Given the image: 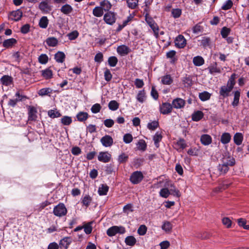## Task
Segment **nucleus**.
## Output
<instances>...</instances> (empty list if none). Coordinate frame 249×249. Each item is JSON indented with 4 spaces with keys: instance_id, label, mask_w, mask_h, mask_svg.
Returning <instances> with one entry per match:
<instances>
[{
    "instance_id": "obj_1",
    "label": "nucleus",
    "mask_w": 249,
    "mask_h": 249,
    "mask_svg": "<svg viewBox=\"0 0 249 249\" xmlns=\"http://www.w3.org/2000/svg\"><path fill=\"white\" fill-rule=\"evenodd\" d=\"M235 83L234 75L232 74L229 79L227 85L223 86L221 87L219 91L220 95L223 97H228L229 95L230 92L232 89Z\"/></svg>"
},
{
    "instance_id": "obj_2",
    "label": "nucleus",
    "mask_w": 249,
    "mask_h": 249,
    "mask_svg": "<svg viewBox=\"0 0 249 249\" xmlns=\"http://www.w3.org/2000/svg\"><path fill=\"white\" fill-rule=\"evenodd\" d=\"M145 19L147 23L153 31L155 36L158 38L159 37V27L153 19L149 16L147 12L145 13Z\"/></svg>"
},
{
    "instance_id": "obj_3",
    "label": "nucleus",
    "mask_w": 249,
    "mask_h": 249,
    "mask_svg": "<svg viewBox=\"0 0 249 249\" xmlns=\"http://www.w3.org/2000/svg\"><path fill=\"white\" fill-rule=\"evenodd\" d=\"M53 213L57 216L62 217L67 214V210L63 203H60L54 207Z\"/></svg>"
},
{
    "instance_id": "obj_4",
    "label": "nucleus",
    "mask_w": 249,
    "mask_h": 249,
    "mask_svg": "<svg viewBox=\"0 0 249 249\" xmlns=\"http://www.w3.org/2000/svg\"><path fill=\"white\" fill-rule=\"evenodd\" d=\"M125 231V229L122 226H112L109 228L107 231V234L109 236H114L116 234L119 233L121 234L124 233Z\"/></svg>"
},
{
    "instance_id": "obj_5",
    "label": "nucleus",
    "mask_w": 249,
    "mask_h": 249,
    "mask_svg": "<svg viewBox=\"0 0 249 249\" xmlns=\"http://www.w3.org/2000/svg\"><path fill=\"white\" fill-rule=\"evenodd\" d=\"M143 176L141 171H135L133 172L130 177V180L134 184L140 183L143 179Z\"/></svg>"
},
{
    "instance_id": "obj_6",
    "label": "nucleus",
    "mask_w": 249,
    "mask_h": 249,
    "mask_svg": "<svg viewBox=\"0 0 249 249\" xmlns=\"http://www.w3.org/2000/svg\"><path fill=\"white\" fill-rule=\"evenodd\" d=\"M104 20L106 23L112 25L116 20L115 13L111 11L107 12L104 15Z\"/></svg>"
},
{
    "instance_id": "obj_7",
    "label": "nucleus",
    "mask_w": 249,
    "mask_h": 249,
    "mask_svg": "<svg viewBox=\"0 0 249 249\" xmlns=\"http://www.w3.org/2000/svg\"><path fill=\"white\" fill-rule=\"evenodd\" d=\"M111 155L108 152H101L99 153L98 160L103 162H108L110 160Z\"/></svg>"
},
{
    "instance_id": "obj_8",
    "label": "nucleus",
    "mask_w": 249,
    "mask_h": 249,
    "mask_svg": "<svg viewBox=\"0 0 249 249\" xmlns=\"http://www.w3.org/2000/svg\"><path fill=\"white\" fill-rule=\"evenodd\" d=\"M100 142L105 147H110L113 143V140L112 138L110 136L107 135L103 137L101 139Z\"/></svg>"
},
{
    "instance_id": "obj_9",
    "label": "nucleus",
    "mask_w": 249,
    "mask_h": 249,
    "mask_svg": "<svg viewBox=\"0 0 249 249\" xmlns=\"http://www.w3.org/2000/svg\"><path fill=\"white\" fill-rule=\"evenodd\" d=\"M28 109V121H35L37 119V110L36 107L33 106H29Z\"/></svg>"
},
{
    "instance_id": "obj_10",
    "label": "nucleus",
    "mask_w": 249,
    "mask_h": 249,
    "mask_svg": "<svg viewBox=\"0 0 249 249\" xmlns=\"http://www.w3.org/2000/svg\"><path fill=\"white\" fill-rule=\"evenodd\" d=\"M172 105L168 103H164L160 106V113L163 114H168L172 110Z\"/></svg>"
},
{
    "instance_id": "obj_11",
    "label": "nucleus",
    "mask_w": 249,
    "mask_h": 249,
    "mask_svg": "<svg viewBox=\"0 0 249 249\" xmlns=\"http://www.w3.org/2000/svg\"><path fill=\"white\" fill-rule=\"evenodd\" d=\"M71 242V237H65L59 241V247L61 249H67Z\"/></svg>"
},
{
    "instance_id": "obj_12",
    "label": "nucleus",
    "mask_w": 249,
    "mask_h": 249,
    "mask_svg": "<svg viewBox=\"0 0 249 249\" xmlns=\"http://www.w3.org/2000/svg\"><path fill=\"white\" fill-rule=\"evenodd\" d=\"M176 46L178 48H183L186 44V40L182 35H179L175 41Z\"/></svg>"
},
{
    "instance_id": "obj_13",
    "label": "nucleus",
    "mask_w": 249,
    "mask_h": 249,
    "mask_svg": "<svg viewBox=\"0 0 249 249\" xmlns=\"http://www.w3.org/2000/svg\"><path fill=\"white\" fill-rule=\"evenodd\" d=\"M39 8L42 12L47 13L52 10V6L49 4L48 0H44L40 3Z\"/></svg>"
},
{
    "instance_id": "obj_14",
    "label": "nucleus",
    "mask_w": 249,
    "mask_h": 249,
    "mask_svg": "<svg viewBox=\"0 0 249 249\" xmlns=\"http://www.w3.org/2000/svg\"><path fill=\"white\" fill-rule=\"evenodd\" d=\"M185 104V101L179 98H177L172 101V107L175 108H181L184 107Z\"/></svg>"
},
{
    "instance_id": "obj_15",
    "label": "nucleus",
    "mask_w": 249,
    "mask_h": 249,
    "mask_svg": "<svg viewBox=\"0 0 249 249\" xmlns=\"http://www.w3.org/2000/svg\"><path fill=\"white\" fill-rule=\"evenodd\" d=\"M22 16V11L18 9L12 12L10 15V18L12 20L18 21Z\"/></svg>"
},
{
    "instance_id": "obj_16",
    "label": "nucleus",
    "mask_w": 249,
    "mask_h": 249,
    "mask_svg": "<svg viewBox=\"0 0 249 249\" xmlns=\"http://www.w3.org/2000/svg\"><path fill=\"white\" fill-rule=\"evenodd\" d=\"M117 51L120 55H124L130 52V49L127 46L123 45L118 47Z\"/></svg>"
},
{
    "instance_id": "obj_17",
    "label": "nucleus",
    "mask_w": 249,
    "mask_h": 249,
    "mask_svg": "<svg viewBox=\"0 0 249 249\" xmlns=\"http://www.w3.org/2000/svg\"><path fill=\"white\" fill-rule=\"evenodd\" d=\"M222 162L228 166H232L235 164V160L230 156L225 155L222 159Z\"/></svg>"
},
{
    "instance_id": "obj_18",
    "label": "nucleus",
    "mask_w": 249,
    "mask_h": 249,
    "mask_svg": "<svg viewBox=\"0 0 249 249\" xmlns=\"http://www.w3.org/2000/svg\"><path fill=\"white\" fill-rule=\"evenodd\" d=\"M100 6L103 8V10L105 11L109 12L111 9L112 5L110 2L107 0H104L100 2Z\"/></svg>"
},
{
    "instance_id": "obj_19",
    "label": "nucleus",
    "mask_w": 249,
    "mask_h": 249,
    "mask_svg": "<svg viewBox=\"0 0 249 249\" xmlns=\"http://www.w3.org/2000/svg\"><path fill=\"white\" fill-rule=\"evenodd\" d=\"M173 228V225L171 222L168 221H164L163 222V224L161 226L162 230L166 232H170Z\"/></svg>"
},
{
    "instance_id": "obj_20",
    "label": "nucleus",
    "mask_w": 249,
    "mask_h": 249,
    "mask_svg": "<svg viewBox=\"0 0 249 249\" xmlns=\"http://www.w3.org/2000/svg\"><path fill=\"white\" fill-rule=\"evenodd\" d=\"M200 141L203 144L208 145L212 142V138L209 135L204 134L201 136Z\"/></svg>"
},
{
    "instance_id": "obj_21",
    "label": "nucleus",
    "mask_w": 249,
    "mask_h": 249,
    "mask_svg": "<svg viewBox=\"0 0 249 249\" xmlns=\"http://www.w3.org/2000/svg\"><path fill=\"white\" fill-rule=\"evenodd\" d=\"M0 82L2 85L7 86L12 84L13 79L11 76L4 75L0 78Z\"/></svg>"
},
{
    "instance_id": "obj_22",
    "label": "nucleus",
    "mask_w": 249,
    "mask_h": 249,
    "mask_svg": "<svg viewBox=\"0 0 249 249\" xmlns=\"http://www.w3.org/2000/svg\"><path fill=\"white\" fill-rule=\"evenodd\" d=\"M65 58V54L62 52L59 51L54 55V59L58 63H63Z\"/></svg>"
},
{
    "instance_id": "obj_23",
    "label": "nucleus",
    "mask_w": 249,
    "mask_h": 249,
    "mask_svg": "<svg viewBox=\"0 0 249 249\" xmlns=\"http://www.w3.org/2000/svg\"><path fill=\"white\" fill-rule=\"evenodd\" d=\"M204 116V114L201 111H195L192 115V119L194 121L197 122L200 120Z\"/></svg>"
},
{
    "instance_id": "obj_24",
    "label": "nucleus",
    "mask_w": 249,
    "mask_h": 249,
    "mask_svg": "<svg viewBox=\"0 0 249 249\" xmlns=\"http://www.w3.org/2000/svg\"><path fill=\"white\" fill-rule=\"evenodd\" d=\"M46 42L50 47H55L58 44V40L54 37H50L46 39Z\"/></svg>"
},
{
    "instance_id": "obj_25",
    "label": "nucleus",
    "mask_w": 249,
    "mask_h": 249,
    "mask_svg": "<svg viewBox=\"0 0 249 249\" xmlns=\"http://www.w3.org/2000/svg\"><path fill=\"white\" fill-rule=\"evenodd\" d=\"M243 140V135L240 133H236L233 137L234 142L237 145L241 144Z\"/></svg>"
},
{
    "instance_id": "obj_26",
    "label": "nucleus",
    "mask_w": 249,
    "mask_h": 249,
    "mask_svg": "<svg viewBox=\"0 0 249 249\" xmlns=\"http://www.w3.org/2000/svg\"><path fill=\"white\" fill-rule=\"evenodd\" d=\"M17 43V40L15 38H11L5 40L3 42V46L5 48L11 47L14 44Z\"/></svg>"
},
{
    "instance_id": "obj_27",
    "label": "nucleus",
    "mask_w": 249,
    "mask_h": 249,
    "mask_svg": "<svg viewBox=\"0 0 249 249\" xmlns=\"http://www.w3.org/2000/svg\"><path fill=\"white\" fill-rule=\"evenodd\" d=\"M93 15L96 17H101L104 14L103 8L101 6L95 7L92 11Z\"/></svg>"
},
{
    "instance_id": "obj_28",
    "label": "nucleus",
    "mask_w": 249,
    "mask_h": 249,
    "mask_svg": "<svg viewBox=\"0 0 249 249\" xmlns=\"http://www.w3.org/2000/svg\"><path fill=\"white\" fill-rule=\"evenodd\" d=\"M109 187L106 184H102L98 189V192L100 196H104L107 194Z\"/></svg>"
},
{
    "instance_id": "obj_29",
    "label": "nucleus",
    "mask_w": 249,
    "mask_h": 249,
    "mask_svg": "<svg viewBox=\"0 0 249 249\" xmlns=\"http://www.w3.org/2000/svg\"><path fill=\"white\" fill-rule=\"evenodd\" d=\"M193 62L195 66H200L204 64V60L202 57L197 56L194 57Z\"/></svg>"
},
{
    "instance_id": "obj_30",
    "label": "nucleus",
    "mask_w": 249,
    "mask_h": 249,
    "mask_svg": "<svg viewBox=\"0 0 249 249\" xmlns=\"http://www.w3.org/2000/svg\"><path fill=\"white\" fill-rule=\"evenodd\" d=\"M231 139V136L229 133H224L221 136L220 141L223 144L229 143Z\"/></svg>"
},
{
    "instance_id": "obj_31",
    "label": "nucleus",
    "mask_w": 249,
    "mask_h": 249,
    "mask_svg": "<svg viewBox=\"0 0 249 249\" xmlns=\"http://www.w3.org/2000/svg\"><path fill=\"white\" fill-rule=\"evenodd\" d=\"M72 7L70 5L66 4L62 6L60 11L63 14L68 15L72 12Z\"/></svg>"
},
{
    "instance_id": "obj_32",
    "label": "nucleus",
    "mask_w": 249,
    "mask_h": 249,
    "mask_svg": "<svg viewBox=\"0 0 249 249\" xmlns=\"http://www.w3.org/2000/svg\"><path fill=\"white\" fill-rule=\"evenodd\" d=\"M217 63H215L208 68L209 72L211 74H213L214 73H221V70L219 68L217 67Z\"/></svg>"
},
{
    "instance_id": "obj_33",
    "label": "nucleus",
    "mask_w": 249,
    "mask_h": 249,
    "mask_svg": "<svg viewBox=\"0 0 249 249\" xmlns=\"http://www.w3.org/2000/svg\"><path fill=\"white\" fill-rule=\"evenodd\" d=\"M137 100L139 102L143 103L146 98L145 92L144 90H140L136 97Z\"/></svg>"
},
{
    "instance_id": "obj_34",
    "label": "nucleus",
    "mask_w": 249,
    "mask_h": 249,
    "mask_svg": "<svg viewBox=\"0 0 249 249\" xmlns=\"http://www.w3.org/2000/svg\"><path fill=\"white\" fill-rule=\"evenodd\" d=\"M240 96V91H236L234 92L233 101L231 104L233 107H235L238 105Z\"/></svg>"
},
{
    "instance_id": "obj_35",
    "label": "nucleus",
    "mask_w": 249,
    "mask_h": 249,
    "mask_svg": "<svg viewBox=\"0 0 249 249\" xmlns=\"http://www.w3.org/2000/svg\"><path fill=\"white\" fill-rule=\"evenodd\" d=\"M48 23L49 20L47 18V17L44 16L40 18L39 22V25L40 27L45 29L47 28Z\"/></svg>"
},
{
    "instance_id": "obj_36",
    "label": "nucleus",
    "mask_w": 249,
    "mask_h": 249,
    "mask_svg": "<svg viewBox=\"0 0 249 249\" xmlns=\"http://www.w3.org/2000/svg\"><path fill=\"white\" fill-rule=\"evenodd\" d=\"M161 82L164 85H170L173 82V79L170 75L167 74L162 77Z\"/></svg>"
},
{
    "instance_id": "obj_37",
    "label": "nucleus",
    "mask_w": 249,
    "mask_h": 249,
    "mask_svg": "<svg viewBox=\"0 0 249 249\" xmlns=\"http://www.w3.org/2000/svg\"><path fill=\"white\" fill-rule=\"evenodd\" d=\"M228 165L222 162L217 167L218 170L220 174H225L229 169Z\"/></svg>"
},
{
    "instance_id": "obj_38",
    "label": "nucleus",
    "mask_w": 249,
    "mask_h": 249,
    "mask_svg": "<svg viewBox=\"0 0 249 249\" xmlns=\"http://www.w3.org/2000/svg\"><path fill=\"white\" fill-rule=\"evenodd\" d=\"M211 96V94L207 91H204L200 93L199 94V97L202 101L208 100L210 98Z\"/></svg>"
},
{
    "instance_id": "obj_39",
    "label": "nucleus",
    "mask_w": 249,
    "mask_h": 249,
    "mask_svg": "<svg viewBox=\"0 0 249 249\" xmlns=\"http://www.w3.org/2000/svg\"><path fill=\"white\" fill-rule=\"evenodd\" d=\"M88 114L87 112H80L77 115V120L80 122L86 121L88 118Z\"/></svg>"
},
{
    "instance_id": "obj_40",
    "label": "nucleus",
    "mask_w": 249,
    "mask_h": 249,
    "mask_svg": "<svg viewBox=\"0 0 249 249\" xmlns=\"http://www.w3.org/2000/svg\"><path fill=\"white\" fill-rule=\"evenodd\" d=\"M125 242L126 245L133 246L135 244L136 240L133 236H129L125 238Z\"/></svg>"
},
{
    "instance_id": "obj_41",
    "label": "nucleus",
    "mask_w": 249,
    "mask_h": 249,
    "mask_svg": "<svg viewBox=\"0 0 249 249\" xmlns=\"http://www.w3.org/2000/svg\"><path fill=\"white\" fill-rule=\"evenodd\" d=\"M162 136L161 132L158 131L153 137V140L155 145L158 147V143L161 140Z\"/></svg>"
},
{
    "instance_id": "obj_42",
    "label": "nucleus",
    "mask_w": 249,
    "mask_h": 249,
    "mask_svg": "<svg viewBox=\"0 0 249 249\" xmlns=\"http://www.w3.org/2000/svg\"><path fill=\"white\" fill-rule=\"evenodd\" d=\"M119 104L115 100L111 101L108 104V107L111 110H116L119 108Z\"/></svg>"
},
{
    "instance_id": "obj_43",
    "label": "nucleus",
    "mask_w": 249,
    "mask_h": 249,
    "mask_svg": "<svg viewBox=\"0 0 249 249\" xmlns=\"http://www.w3.org/2000/svg\"><path fill=\"white\" fill-rule=\"evenodd\" d=\"M139 0H127V4L129 8L135 9L138 6Z\"/></svg>"
},
{
    "instance_id": "obj_44",
    "label": "nucleus",
    "mask_w": 249,
    "mask_h": 249,
    "mask_svg": "<svg viewBox=\"0 0 249 249\" xmlns=\"http://www.w3.org/2000/svg\"><path fill=\"white\" fill-rule=\"evenodd\" d=\"M170 194V190L166 188H162L160 192V195L164 198L168 197Z\"/></svg>"
},
{
    "instance_id": "obj_45",
    "label": "nucleus",
    "mask_w": 249,
    "mask_h": 249,
    "mask_svg": "<svg viewBox=\"0 0 249 249\" xmlns=\"http://www.w3.org/2000/svg\"><path fill=\"white\" fill-rule=\"evenodd\" d=\"M137 148L139 150L144 151L146 148V144L143 140H140L137 143Z\"/></svg>"
},
{
    "instance_id": "obj_46",
    "label": "nucleus",
    "mask_w": 249,
    "mask_h": 249,
    "mask_svg": "<svg viewBox=\"0 0 249 249\" xmlns=\"http://www.w3.org/2000/svg\"><path fill=\"white\" fill-rule=\"evenodd\" d=\"M52 90L50 88H43L38 91V94L40 96H45L51 93Z\"/></svg>"
},
{
    "instance_id": "obj_47",
    "label": "nucleus",
    "mask_w": 249,
    "mask_h": 249,
    "mask_svg": "<svg viewBox=\"0 0 249 249\" xmlns=\"http://www.w3.org/2000/svg\"><path fill=\"white\" fill-rule=\"evenodd\" d=\"M159 126L158 121H153L147 124V128L151 130H154L157 128Z\"/></svg>"
},
{
    "instance_id": "obj_48",
    "label": "nucleus",
    "mask_w": 249,
    "mask_h": 249,
    "mask_svg": "<svg viewBox=\"0 0 249 249\" xmlns=\"http://www.w3.org/2000/svg\"><path fill=\"white\" fill-rule=\"evenodd\" d=\"M233 5L231 0H227L221 7V9L224 10H227L231 9Z\"/></svg>"
},
{
    "instance_id": "obj_49",
    "label": "nucleus",
    "mask_w": 249,
    "mask_h": 249,
    "mask_svg": "<svg viewBox=\"0 0 249 249\" xmlns=\"http://www.w3.org/2000/svg\"><path fill=\"white\" fill-rule=\"evenodd\" d=\"M43 76L46 79H50L52 77V71L48 69L42 71Z\"/></svg>"
},
{
    "instance_id": "obj_50",
    "label": "nucleus",
    "mask_w": 249,
    "mask_h": 249,
    "mask_svg": "<svg viewBox=\"0 0 249 249\" xmlns=\"http://www.w3.org/2000/svg\"><path fill=\"white\" fill-rule=\"evenodd\" d=\"M91 200V197L88 195H86L83 197L82 202L84 205L87 207L90 204Z\"/></svg>"
},
{
    "instance_id": "obj_51",
    "label": "nucleus",
    "mask_w": 249,
    "mask_h": 249,
    "mask_svg": "<svg viewBox=\"0 0 249 249\" xmlns=\"http://www.w3.org/2000/svg\"><path fill=\"white\" fill-rule=\"evenodd\" d=\"M78 36L79 33L76 30L73 31L67 35L69 39L71 40L75 39L76 38H77Z\"/></svg>"
},
{
    "instance_id": "obj_52",
    "label": "nucleus",
    "mask_w": 249,
    "mask_h": 249,
    "mask_svg": "<svg viewBox=\"0 0 249 249\" xmlns=\"http://www.w3.org/2000/svg\"><path fill=\"white\" fill-rule=\"evenodd\" d=\"M108 62L110 66L115 67L118 62V59L115 56H110L108 58Z\"/></svg>"
},
{
    "instance_id": "obj_53",
    "label": "nucleus",
    "mask_w": 249,
    "mask_h": 249,
    "mask_svg": "<svg viewBox=\"0 0 249 249\" xmlns=\"http://www.w3.org/2000/svg\"><path fill=\"white\" fill-rule=\"evenodd\" d=\"M231 32V29L226 27H224L222 28L221 31V35L223 38H226L229 35Z\"/></svg>"
},
{
    "instance_id": "obj_54",
    "label": "nucleus",
    "mask_w": 249,
    "mask_h": 249,
    "mask_svg": "<svg viewBox=\"0 0 249 249\" xmlns=\"http://www.w3.org/2000/svg\"><path fill=\"white\" fill-rule=\"evenodd\" d=\"M133 211V205L131 204H127L123 208V212L127 214Z\"/></svg>"
},
{
    "instance_id": "obj_55",
    "label": "nucleus",
    "mask_w": 249,
    "mask_h": 249,
    "mask_svg": "<svg viewBox=\"0 0 249 249\" xmlns=\"http://www.w3.org/2000/svg\"><path fill=\"white\" fill-rule=\"evenodd\" d=\"M48 115L52 118H54L60 117L61 114L57 111L54 110H50L48 111Z\"/></svg>"
},
{
    "instance_id": "obj_56",
    "label": "nucleus",
    "mask_w": 249,
    "mask_h": 249,
    "mask_svg": "<svg viewBox=\"0 0 249 249\" xmlns=\"http://www.w3.org/2000/svg\"><path fill=\"white\" fill-rule=\"evenodd\" d=\"M48 61V57L46 54H42L38 57V61L42 64H45Z\"/></svg>"
},
{
    "instance_id": "obj_57",
    "label": "nucleus",
    "mask_w": 249,
    "mask_h": 249,
    "mask_svg": "<svg viewBox=\"0 0 249 249\" xmlns=\"http://www.w3.org/2000/svg\"><path fill=\"white\" fill-rule=\"evenodd\" d=\"M72 122L71 117L69 116H64L61 119V123L66 125L70 124Z\"/></svg>"
},
{
    "instance_id": "obj_58",
    "label": "nucleus",
    "mask_w": 249,
    "mask_h": 249,
    "mask_svg": "<svg viewBox=\"0 0 249 249\" xmlns=\"http://www.w3.org/2000/svg\"><path fill=\"white\" fill-rule=\"evenodd\" d=\"M133 140V137L131 134L127 133L125 134L123 137V141L125 143H129Z\"/></svg>"
},
{
    "instance_id": "obj_59",
    "label": "nucleus",
    "mask_w": 249,
    "mask_h": 249,
    "mask_svg": "<svg viewBox=\"0 0 249 249\" xmlns=\"http://www.w3.org/2000/svg\"><path fill=\"white\" fill-rule=\"evenodd\" d=\"M128 156L124 153H122L118 157V160L119 163L125 162L128 159Z\"/></svg>"
},
{
    "instance_id": "obj_60",
    "label": "nucleus",
    "mask_w": 249,
    "mask_h": 249,
    "mask_svg": "<svg viewBox=\"0 0 249 249\" xmlns=\"http://www.w3.org/2000/svg\"><path fill=\"white\" fill-rule=\"evenodd\" d=\"M176 145L179 148L183 149L186 146V144L184 140L182 139H179L176 142Z\"/></svg>"
},
{
    "instance_id": "obj_61",
    "label": "nucleus",
    "mask_w": 249,
    "mask_h": 249,
    "mask_svg": "<svg viewBox=\"0 0 249 249\" xmlns=\"http://www.w3.org/2000/svg\"><path fill=\"white\" fill-rule=\"evenodd\" d=\"M147 231V228L144 225H142L138 229V233L140 235H144Z\"/></svg>"
},
{
    "instance_id": "obj_62",
    "label": "nucleus",
    "mask_w": 249,
    "mask_h": 249,
    "mask_svg": "<svg viewBox=\"0 0 249 249\" xmlns=\"http://www.w3.org/2000/svg\"><path fill=\"white\" fill-rule=\"evenodd\" d=\"M101 108V107L100 104H95L92 106L91 110L93 113H97L100 112Z\"/></svg>"
},
{
    "instance_id": "obj_63",
    "label": "nucleus",
    "mask_w": 249,
    "mask_h": 249,
    "mask_svg": "<svg viewBox=\"0 0 249 249\" xmlns=\"http://www.w3.org/2000/svg\"><path fill=\"white\" fill-rule=\"evenodd\" d=\"M202 31H203V27L198 24L196 25L193 28V32L194 34H197L202 32Z\"/></svg>"
},
{
    "instance_id": "obj_64",
    "label": "nucleus",
    "mask_w": 249,
    "mask_h": 249,
    "mask_svg": "<svg viewBox=\"0 0 249 249\" xmlns=\"http://www.w3.org/2000/svg\"><path fill=\"white\" fill-rule=\"evenodd\" d=\"M181 11L179 9H174L172 11V15L174 18H178L180 17Z\"/></svg>"
}]
</instances>
